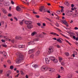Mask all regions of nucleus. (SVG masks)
<instances>
[{"label":"nucleus","mask_w":78,"mask_h":78,"mask_svg":"<svg viewBox=\"0 0 78 78\" xmlns=\"http://www.w3.org/2000/svg\"><path fill=\"white\" fill-rule=\"evenodd\" d=\"M59 7H61L62 8L61 10V12H64V7L62 6H59Z\"/></svg>","instance_id":"nucleus-24"},{"label":"nucleus","mask_w":78,"mask_h":78,"mask_svg":"<svg viewBox=\"0 0 78 78\" xmlns=\"http://www.w3.org/2000/svg\"><path fill=\"white\" fill-rule=\"evenodd\" d=\"M34 57V55H33V54L32 55L30 56V58H33Z\"/></svg>","instance_id":"nucleus-38"},{"label":"nucleus","mask_w":78,"mask_h":78,"mask_svg":"<svg viewBox=\"0 0 78 78\" xmlns=\"http://www.w3.org/2000/svg\"><path fill=\"white\" fill-rule=\"evenodd\" d=\"M32 24H29L27 26V27L28 29H31L33 28V25Z\"/></svg>","instance_id":"nucleus-7"},{"label":"nucleus","mask_w":78,"mask_h":78,"mask_svg":"<svg viewBox=\"0 0 78 78\" xmlns=\"http://www.w3.org/2000/svg\"><path fill=\"white\" fill-rule=\"evenodd\" d=\"M53 52V47L52 46L49 47V54H51Z\"/></svg>","instance_id":"nucleus-5"},{"label":"nucleus","mask_w":78,"mask_h":78,"mask_svg":"<svg viewBox=\"0 0 78 78\" xmlns=\"http://www.w3.org/2000/svg\"><path fill=\"white\" fill-rule=\"evenodd\" d=\"M2 47H7V45L5 44H2Z\"/></svg>","instance_id":"nucleus-36"},{"label":"nucleus","mask_w":78,"mask_h":78,"mask_svg":"<svg viewBox=\"0 0 78 78\" xmlns=\"http://www.w3.org/2000/svg\"><path fill=\"white\" fill-rule=\"evenodd\" d=\"M36 34H37V32H34L33 33H32L31 35L32 36H34V35Z\"/></svg>","instance_id":"nucleus-21"},{"label":"nucleus","mask_w":78,"mask_h":78,"mask_svg":"<svg viewBox=\"0 0 78 78\" xmlns=\"http://www.w3.org/2000/svg\"><path fill=\"white\" fill-rule=\"evenodd\" d=\"M55 28H56V29H57V30H58L59 31H61V30H60L58 28H56V27H55Z\"/></svg>","instance_id":"nucleus-47"},{"label":"nucleus","mask_w":78,"mask_h":78,"mask_svg":"<svg viewBox=\"0 0 78 78\" xmlns=\"http://www.w3.org/2000/svg\"><path fill=\"white\" fill-rule=\"evenodd\" d=\"M19 48H23L25 47V45H20L18 46Z\"/></svg>","instance_id":"nucleus-17"},{"label":"nucleus","mask_w":78,"mask_h":78,"mask_svg":"<svg viewBox=\"0 0 78 78\" xmlns=\"http://www.w3.org/2000/svg\"><path fill=\"white\" fill-rule=\"evenodd\" d=\"M19 75V74H18L17 75H16L15 76V77H17Z\"/></svg>","instance_id":"nucleus-58"},{"label":"nucleus","mask_w":78,"mask_h":78,"mask_svg":"<svg viewBox=\"0 0 78 78\" xmlns=\"http://www.w3.org/2000/svg\"><path fill=\"white\" fill-rule=\"evenodd\" d=\"M45 61L46 62V64H49V57L46 58H45Z\"/></svg>","instance_id":"nucleus-10"},{"label":"nucleus","mask_w":78,"mask_h":78,"mask_svg":"<svg viewBox=\"0 0 78 78\" xmlns=\"http://www.w3.org/2000/svg\"><path fill=\"white\" fill-rule=\"evenodd\" d=\"M37 24L38 26H39V27H40V26L41 25L40 23H37Z\"/></svg>","instance_id":"nucleus-37"},{"label":"nucleus","mask_w":78,"mask_h":78,"mask_svg":"<svg viewBox=\"0 0 78 78\" xmlns=\"http://www.w3.org/2000/svg\"><path fill=\"white\" fill-rule=\"evenodd\" d=\"M43 26H44V27H45V26H46L45 23H43Z\"/></svg>","instance_id":"nucleus-57"},{"label":"nucleus","mask_w":78,"mask_h":78,"mask_svg":"<svg viewBox=\"0 0 78 78\" xmlns=\"http://www.w3.org/2000/svg\"><path fill=\"white\" fill-rule=\"evenodd\" d=\"M74 7V5L72 4L71 5V7Z\"/></svg>","instance_id":"nucleus-63"},{"label":"nucleus","mask_w":78,"mask_h":78,"mask_svg":"<svg viewBox=\"0 0 78 78\" xmlns=\"http://www.w3.org/2000/svg\"><path fill=\"white\" fill-rule=\"evenodd\" d=\"M60 68L62 70H64V68H63V67L61 66Z\"/></svg>","instance_id":"nucleus-49"},{"label":"nucleus","mask_w":78,"mask_h":78,"mask_svg":"<svg viewBox=\"0 0 78 78\" xmlns=\"http://www.w3.org/2000/svg\"><path fill=\"white\" fill-rule=\"evenodd\" d=\"M58 59H59V62H61V61L62 60V57H58Z\"/></svg>","instance_id":"nucleus-28"},{"label":"nucleus","mask_w":78,"mask_h":78,"mask_svg":"<svg viewBox=\"0 0 78 78\" xmlns=\"http://www.w3.org/2000/svg\"><path fill=\"white\" fill-rule=\"evenodd\" d=\"M10 69H13V68H14V67H13V66H11L10 67Z\"/></svg>","instance_id":"nucleus-39"},{"label":"nucleus","mask_w":78,"mask_h":78,"mask_svg":"<svg viewBox=\"0 0 78 78\" xmlns=\"http://www.w3.org/2000/svg\"><path fill=\"white\" fill-rule=\"evenodd\" d=\"M33 13L35 14H37V13L36 12H35V11H34V9L33 10Z\"/></svg>","instance_id":"nucleus-34"},{"label":"nucleus","mask_w":78,"mask_h":78,"mask_svg":"<svg viewBox=\"0 0 78 78\" xmlns=\"http://www.w3.org/2000/svg\"><path fill=\"white\" fill-rule=\"evenodd\" d=\"M2 52H1L0 53H2ZM2 53H4V56H6V53L5 51L3 52H2Z\"/></svg>","instance_id":"nucleus-30"},{"label":"nucleus","mask_w":78,"mask_h":78,"mask_svg":"<svg viewBox=\"0 0 78 78\" xmlns=\"http://www.w3.org/2000/svg\"><path fill=\"white\" fill-rule=\"evenodd\" d=\"M34 52V49H31L28 52V53L29 54H30L31 53H33Z\"/></svg>","instance_id":"nucleus-18"},{"label":"nucleus","mask_w":78,"mask_h":78,"mask_svg":"<svg viewBox=\"0 0 78 78\" xmlns=\"http://www.w3.org/2000/svg\"><path fill=\"white\" fill-rule=\"evenodd\" d=\"M49 15L50 16H54V14L53 13H51L50 12V11H51L50 9L49 10Z\"/></svg>","instance_id":"nucleus-22"},{"label":"nucleus","mask_w":78,"mask_h":78,"mask_svg":"<svg viewBox=\"0 0 78 78\" xmlns=\"http://www.w3.org/2000/svg\"><path fill=\"white\" fill-rule=\"evenodd\" d=\"M60 34H61V35L63 36H64V37H66V38H67V39H68V37H67L66 36H65V35H64V34H62L60 33Z\"/></svg>","instance_id":"nucleus-32"},{"label":"nucleus","mask_w":78,"mask_h":78,"mask_svg":"<svg viewBox=\"0 0 78 78\" xmlns=\"http://www.w3.org/2000/svg\"><path fill=\"white\" fill-rule=\"evenodd\" d=\"M2 10L4 14H6V11L5 9L2 8Z\"/></svg>","instance_id":"nucleus-20"},{"label":"nucleus","mask_w":78,"mask_h":78,"mask_svg":"<svg viewBox=\"0 0 78 78\" xmlns=\"http://www.w3.org/2000/svg\"><path fill=\"white\" fill-rule=\"evenodd\" d=\"M0 6H3V4L1 3L0 2Z\"/></svg>","instance_id":"nucleus-54"},{"label":"nucleus","mask_w":78,"mask_h":78,"mask_svg":"<svg viewBox=\"0 0 78 78\" xmlns=\"http://www.w3.org/2000/svg\"><path fill=\"white\" fill-rule=\"evenodd\" d=\"M49 58L51 61H52L53 62H54V63L55 64H56L58 62V60H57L56 58H55L53 56L50 57Z\"/></svg>","instance_id":"nucleus-3"},{"label":"nucleus","mask_w":78,"mask_h":78,"mask_svg":"<svg viewBox=\"0 0 78 78\" xmlns=\"http://www.w3.org/2000/svg\"><path fill=\"white\" fill-rule=\"evenodd\" d=\"M26 78H28V75H26Z\"/></svg>","instance_id":"nucleus-61"},{"label":"nucleus","mask_w":78,"mask_h":78,"mask_svg":"<svg viewBox=\"0 0 78 78\" xmlns=\"http://www.w3.org/2000/svg\"><path fill=\"white\" fill-rule=\"evenodd\" d=\"M74 55H77V52H76V51H74Z\"/></svg>","instance_id":"nucleus-46"},{"label":"nucleus","mask_w":78,"mask_h":78,"mask_svg":"<svg viewBox=\"0 0 78 78\" xmlns=\"http://www.w3.org/2000/svg\"><path fill=\"white\" fill-rule=\"evenodd\" d=\"M65 55L66 56H69V53L68 52L66 53Z\"/></svg>","instance_id":"nucleus-35"},{"label":"nucleus","mask_w":78,"mask_h":78,"mask_svg":"<svg viewBox=\"0 0 78 78\" xmlns=\"http://www.w3.org/2000/svg\"><path fill=\"white\" fill-rule=\"evenodd\" d=\"M24 23L25 24H27V25H28L29 24H32V22L31 21H25L24 22Z\"/></svg>","instance_id":"nucleus-8"},{"label":"nucleus","mask_w":78,"mask_h":78,"mask_svg":"<svg viewBox=\"0 0 78 78\" xmlns=\"http://www.w3.org/2000/svg\"><path fill=\"white\" fill-rule=\"evenodd\" d=\"M73 16L74 17H78V12H76L75 13H74L73 15Z\"/></svg>","instance_id":"nucleus-13"},{"label":"nucleus","mask_w":78,"mask_h":78,"mask_svg":"<svg viewBox=\"0 0 78 78\" xmlns=\"http://www.w3.org/2000/svg\"><path fill=\"white\" fill-rule=\"evenodd\" d=\"M22 38V37L19 36H16L15 37L16 39H20V40H21Z\"/></svg>","instance_id":"nucleus-14"},{"label":"nucleus","mask_w":78,"mask_h":78,"mask_svg":"<svg viewBox=\"0 0 78 78\" xmlns=\"http://www.w3.org/2000/svg\"><path fill=\"white\" fill-rule=\"evenodd\" d=\"M7 73H7V76H9V75H10V73H11V71H9L7 72Z\"/></svg>","instance_id":"nucleus-29"},{"label":"nucleus","mask_w":78,"mask_h":78,"mask_svg":"<svg viewBox=\"0 0 78 78\" xmlns=\"http://www.w3.org/2000/svg\"><path fill=\"white\" fill-rule=\"evenodd\" d=\"M66 22L67 21L66 20H63V21H61V22L62 23H64V24H65Z\"/></svg>","instance_id":"nucleus-31"},{"label":"nucleus","mask_w":78,"mask_h":78,"mask_svg":"<svg viewBox=\"0 0 78 78\" xmlns=\"http://www.w3.org/2000/svg\"><path fill=\"white\" fill-rule=\"evenodd\" d=\"M39 54H40V52L38 51H37L36 53V56H39Z\"/></svg>","instance_id":"nucleus-27"},{"label":"nucleus","mask_w":78,"mask_h":78,"mask_svg":"<svg viewBox=\"0 0 78 78\" xmlns=\"http://www.w3.org/2000/svg\"><path fill=\"white\" fill-rule=\"evenodd\" d=\"M67 77L69 78H71L72 77V75L71 73L68 74L67 75Z\"/></svg>","instance_id":"nucleus-19"},{"label":"nucleus","mask_w":78,"mask_h":78,"mask_svg":"<svg viewBox=\"0 0 78 78\" xmlns=\"http://www.w3.org/2000/svg\"><path fill=\"white\" fill-rule=\"evenodd\" d=\"M56 25L57 27H59V24L57 23H56Z\"/></svg>","instance_id":"nucleus-45"},{"label":"nucleus","mask_w":78,"mask_h":78,"mask_svg":"<svg viewBox=\"0 0 78 78\" xmlns=\"http://www.w3.org/2000/svg\"><path fill=\"white\" fill-rule=\"evenodd\" d=\"M3 59H4V58H2L1 59V60L2 62H3Z\"/></svg>","instance_id":"nucleus-42"},{"label":"nucleus","mask_w":78,"mask_h":78,"mask_svg":"<svg viewBox=\"0 0 78 78\" xmlns=\"http://www.w3.org/2000/svg\"><path fill=\"white\" fill-rule=\"evenodd\" d=\"M11 3L12 4V5H14V2H13V1H12L11 2Z\"/></svg>","instance_id":"nucleus-44"},{"label":"nucleus","mask_w":78,"mask_h":78,"mask_svg":"<svg viewBox=\"0 0 78 78\" xmlns=\"http://www.w3.org/2000/svg\"><path fill=\"white\" fill-rule=\"evenodd\" d=\"M66 14L67 15V16H71L72 15V13H70V12H69V11H67V12H66Z\"/></svg>","instance_id":"nucleus-15"},{"label":"nucleus","mask_w":78,"mask_h":78,"mask_svg":"<svg viewBox=\"0 0 78 78\" xmlns=\"http://www.w3.org/2000/svg\"><path fill=\"white\" fill-rule=\"evenodd\" d=\"M8 16L9 17H11V16H12V14H10V13H9L8 14Z\"/></svg>","instance_id":"nucleus-40"},{"label":"nucleus","mask_w":78,"mask_h":78,"mask_svg":"<svg viewBox=\"0 0 78 78\" xmlns=\"http://www.w3.org/2000/svg\"><path fill=\"white\" fill-rule=\"evenodd\" d=\"M35 16L37 18H39V15H36Z\"/></svg>","instance_id":"nucleus-48"},{"label":"nucleus","mask_w":78,"mask_h":78,"mask_svg":"<svg viewBox=\"0 0 78 78\" xmlns=\"http://www.w3.org/2000/svg\"><path fill=\"white\" fill-rule=\"evenodd\" d=\"M23 22H24V20H23L21 21L20 22V24L21 25H22L23 24Z\"/></svg>","instance_id":"nucleus-26"},{"label":"nucleus","mask_w":78,"mask_h":78,"mask_svg":"<svg viewBox=\"0 0 78 78\" xmlns=\"http://www.w3.org/2000/svg\"><path fill=\"white\" fill-rule=\"evenodd\" d=\"M16 10L17 11H20L21 10V9H20V7L17 6V7H16Z\"/></svg>","instance_id":"nucleus-23"},{"label":"nucleus","mask_w":78,"mask_h":78,"mask_svg":"<svg viewBox=\"0 0 78 78\" xmlns=\"http://www.w3.org/2000/svg\"><path fill=\"white\" fill-rule=\"evenodd\" d=\"M39 41L38 38H35L34 39V41H30L28 43V44L29 45H30V44H32V45H34V41H35V42H36V41Z\"/></svg>","instance_id":"nucleus-4"},{"label":"nucleus","mask_w":78,"mask_h":78,"mask_svg":"<svg viewBox=\"0 0 78 78\" xmlns=\"http://www.w3.org/2000/svg\"><path fill=\"white\" fill-rule=\"evenodd\" d=\"M75 30H78V27H75Z\"/></svg>","instance_id":"nucleus-59"},{"label":"nucleus","mask_w":78,"mask_h":78,"mask_svg":"<svg viewBox=\"0 0 78 78\" xmlns=\"http://www.w3.org/2000/svg\"><path fill=\"white\" fill-rule=\"evenodd\" d=\"M12 42H13H13H14V40H12Z\"/></svg>","instance_id":"nucleus-60"},{"label":"nucleus","mask_w":78,"mask_h":78,"mask_svg":"<svg viewBox=\"0 0 78 78\" xmlns=\"http://www.w3.org/2000/svg\"><path fill=\"white\" fill-rule=\"evenodd\" d=\"M42 11H44V12H47L48 13H49V10H47V9L44 8V6H42L40 8V11L42 12Z\"/></svg>","instance_id":"nucleus-2"},{"label":"nucleus","mask_w":78,"mask_h":78,"mask_svg":"<svg viewBox=\"0 0 78 78\" xmlns=\"http://www.w3.org/2000/svg\"><path fill=\"white\" fill-rule=\"evenodd\" d=\"M16 55L18 56L17 59L16 60V62L17 64L20 63L22 60L24 59V56L20 52H17L16 54Z\"/></svg>","instance_id":"nucleus-1"},{"label":"nucleus","mask_w":78,"mask_h":78,"mask_svg":"<svg viewBox=\"0 0 78 78\" xmlns=\"http://www.w3.org/2000/svg\"><path fill=\"white\" fill-rule=\"evenodd\" d=\"M2 72H3V70H0V73H2Z\"/></svg>","instance_id":"nucleus-55"},{"label":"nucleus","mask_w":78,"mask_h":78,"mask_svg":"<svg viewBox=\"0 0 78 78\" xmlns=\"http://www.w3.org/2000/svg\"><path fill=\"white\" fill-rule=\"evenodd\" d=\"M1 41L2 42H5V40H1Z\"/></svg>","instance_id":"nucleus-50"},{"label":"nucleus","mask_w":78,"mask_h":78,"mask_svg":"<svg viewBox=\"0 0 78 78\" xmlns=\"http://www.w3.org/2000/svg\"><path fill=\"white\" fill-rule=\"evenodd\" d=\"M66 42H67V43H68V44H69V45H71V44H70V43H69V41H67V40H66Z\"/></svg>","instance_id":"nucleus-43"},{"label":"nucleus","mask_w":78,"mask_h":78,"mask_svg":"<svg viewBox=\"0 0 78 78\" xmlns=\"http://www.w3.org/2000/svg\"><path fill=\"white\" fill-rule=\"evenodd\" d=\"M60 11H58L57 12V14H60Z\"/></svg>","instance_id":"nucleus-51"},{"label":"nucleus","mask_w":78,"mask_h":78,"mask_svg":"<svg viewBox=\"0 0 78 78\" xmlns=\"http://www.w3.org/2000/svg\"><path fill=\"white\" fill-rule=\"evenodd\" d=\"M21 75H24V73H23V72H22V71H21Z\"/></svg>","instance_id":"nucleus-53"},{"label":"nucleus","mask_w":78,"mask_h":78,"mask_svg":"<svg viewBox=\"0 0 78 78\" xmlns=\"http://www.w3.org/2000/svg\"><path fill=\"white\" fill-rule=\"evenodd\" d=\"M50 34H52V35H54V36H59V35L56 33L54 32H51Z\"/></svg>","instance_id":"nucleus-12"},{"label":"nucleus","mask_w":78,"mask_h":78,"mask_svg":"<svg viewBox=\"0 0 78 78\" xmlns=\"http://www.w3.org/2000/svg\"><path fill=\"white\" fill-rule=\"evenodd\" d=\"M58 78H61V76L60 75H58Z\"/></svg>","instance_id":"nucleus-64"},{"label":"nucleus","mask_w":78,"mask_h":78,"mask_svg":"<svg viewBox=\"0 0 78 78\" xmlns=\"http://www.w3.org/2000/svg\"><path fill=\"white\" fill-rule=\"evenodd\" d=\"M68 23H67V22H66V23H65L64 24H65V25H66Z\"/></svg>","instance_id":"nucleus-62"},{"label":"nucleus","mask_w":78,"mask_h":78,"mask_svg":"<svg viewBox=\"0 0 78 78\" xmlns=\"http://www.w3.org/2000/svg\"><path fill=\"white\" fill-rule=\"evenodd\" d=\"M57 41L59 43H62V41L59 38H57Z\"/></svg>","instance_id":"nucleus-25"},{"label":"nucleus","mask_w":78,"mask_h":78,"mask_svg":"<svg viewBox=\"0 0 78 78\" xmlns=\"http://www.w3.org/2000/svg\"><path fill=\"white\" fill-rule=\"evenodd\" d=\"M7 2L5 1L4 2V5H5V6H9V4L10 3L9 2V1H7Z\"/></svg>","instance_id":"nucleus-11"},{"label":"nucleus","mask_w":78,"mask_h":78,"mask_svg":"<svg viewBox=\"0 0 78 78\" xmlns=\"http://www.w3.org/2000/svg\"><path fill=\"white\" fill-rule=\"evenodd\" d=\"M8 62V63H11V61H10V60H8L7 61Z\"/></svg>","instance_id":"nucleus-52"},{"label":"nucleus","mask_w":78,"mask_h":78,"mask_svg":"<svg viewBox=\"0 0 78 78\" xmlns=\"http://www.w3.org/2000/svg\"><path fill=\"white\" fill-rule=\"evenodd\" d=\"M57 48H60V47H61V46H59V45H57Z\"/></svg>","instance_id":"nucleus-41"},{"label":"nucleus","mask_w":78,"mask_h":78,"mask_svg":"<svg viewBox=\"0 0 78 78\" xmlns=\"http://www.w3.org/2000/svg\"><path fill=\"white\" fill-rule=\"evenodd\" d=\"M61 65L62 66H64L65 65V63L64 62H62L61 63Z\"/></svg>","instance_id":"nucleus-33"},{"label":"nucleus","mask_w":78,"mask_h":78,"mask_svg":"<svg viewBox=\"0 0 78 78\" xmlns=\"http://www.w3.org/2000/svg\"><path fill=\"white\" fill-rule=\"evenodd\" d=\"M32 67H34V69H36L37 67H38V66L36 64H34L32 65Z\"/></svg>","instance_id":"nucleus-16"},{"label":"nucleus","mask_w":78,"mask_h":78,"mask_svg":"<svg viewBox=\"0 0 78 78\" xmlns=\"http://www.w3.org/2000/svg\"><path fill=\"white\" fill-rule=\"evenodd\" d=\"M49 74H51L53 72H55V69L52 68H49Z\"/></svg>","instance_id":"nucleus-6"},{"label":"nucleus","mask_w":78,"mask_h":78,"mask_svg":"<svg viewBox=\"0 0 78 78\" xmlns=\"http://www.w3.org/2000/svg\"><path fill=\"white\" fill-rule=\"evenodd\" d=\"M14 19L16 20V21H17L18 20H17V18L16 17H14Z\"/></svg>","instance_id":"nucleus-56"},{"label":"nucleus","mask_w":78,"mask_h":78,"mask_svg":"<svg viewBox=\"0 0 78 78\" xmlns=\"http://www.w3.org/2000/svg\"><path fill=\"white\" fill-rule=\"evenodd\" d=\"M48 69V68H45V66H42L41 68V70L42 71H45V70H47Z\"/></svg>","instance_id":"nucleus-9"}]
</instances>
